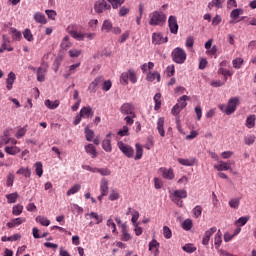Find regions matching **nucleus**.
Instances as JSON below:
<instances>
[{"instance_id":"f257e3e1","label":"nucleus","mask_w":256,"mask_h":256,"mask_svg":"<svg viewBox=\"0 0 256 256\" xmlns=\"http://www.w3.org/2000/svg\"><path fill=\"white\" fill-rule=\"evenodd\" d=\"M239 104H240L239 98H230L227 106H225V104L219 105V110L227 114V116H230L231 114H234V112H236L237 106H239Z\"/></svg>"},{"instance_id":"f03ea898","label":"nucleus","mask_w":256,"mask_h":256,"mask_svg":"<svg viewBox=\"0 0 256 256\" xmlns=\"http://www.w3.org/2000/svg\"><path fill=\"white\" fill-rule=\"evenodd\" d=\"M166 21L167 15L164 13V11H153L150 13V25H163V23H166Z\"/></svg>"},{"instance_id":"7ed1b4c3","label":"nucleus","mask_w":256,"mask_h":256,"mask_svg":"<svg viewBox=\"0 0 256 256\" xmlns=\"http://www.w3.org/2000/svg\"><path fill=\"white\" fill-rule=\"evenodd\" d=\"M171 57L175 63H185L187 59V53L182 47H175L172 50Z\"/></svg>"},{"instance_id":"20e7f679","label":"nucleus","mask_w":256,"mask_h":256,"mask_svg":"<svg viewBox=\"0 0 256 256\" xmlns=\"http://www.w3.org/2000/svg\"><path fill=\"white\" fill-rule=\"evenodd\" d=\"M129 80L131 81V83H137L138 76L135 70H128L127 72H123L121 74L120 83H122V85H128Z\"/></svg>"},{"instance_id":"39448f33","label":"nucleus","mask_w":256,"mask_h":256,"mask_svg":"<svg viewBox=\"0 0 256 256\" xmlns=\"http://www.w3.org/2000/svg\"><path fill=\"white\" fill-rule=\"evenodd\" d=\"M69 34L77 39L78 41H83L85 37L88 39H94L96 33H82V31H78L77 29H68Z\"/></svg>"},{"instance_id":"423d86ee","label":"nucleus","mask_w":256,"mask_h":256,"mask_svg":"<svg viewBox=\"0 0 256 256\" xmlns=\"http://www.w3.org/2000/svg\"><path fill=\"white\" fill-rule=\"evenodd\" d=\"M187 197H188L187 190H175L172 197V202L177 204V206H183V199Z\"/></svg>"},{"instance_id":"0eeeda50","label":"nucleus","mask_w":256,"mask_h":256,"mask_svg":"<svg viewBox=\"0 0 256 256\" xmlns=\"http://www.w3.org/2000/svg\"><path fill=\"white\" fill-rule=\"evenodd\" d=\"M118 148L127 158H134L135 150L129 144H124V142H118Z\"/></svg>"},{"instance_id":"6e6552de","label":"nucleus","mask_w":256,"mask_h":256,"mask_svg":"<svg viewBox=\"0 0 256 256\" xmlns=\"http://www.w3.org/2000/svg\"><path fill=\"white\" fill-rule=\"evenodd\" d=\"M94 9L97 13H103L107 9H111L110 3H107L105 0H98L94 4Z\"/></svg>"},{"instance_id":"1a4fd4ad","label":"nucleus","mask_w":256,"mask_h":256,"mask_svg":"<svg viewBox=\"0 0 256 256\" xmlns=\"http://www.w3.org/2000/svg\"><path fill=\"white\" fill-rule=\"evenodd\" d=\"M168 25L171 33H178L179 25L176 15H170L168 18Z\"/></svg>"},{"instance_id":"9d476101","label":"nucleus","mask_w":256,"mask_h":256,"mask_svg":"<svg viewBox=\"0 0 256 256\" xmlns=\"http://www.w3.org/2000/svg\"><path fill=\"white\" fill-rule=\"evenodd\" d=\"M159 173L165 180H173V178H175L173 168H159Z\"/></svg>"},{"instance_id":"9b49d317","label":"nucleus","mask_w":256,"mask_h":256,"mask_svg":"<svg viewBox=\"0 0 256 256\" xmlns=\"http://www.w3.org/2000/svg\"><path fill=\"white\" fill-rule=\"evenodd\" d=\"M168 37H164L163 33H152V43L160 45L161 43H167Z\"/></svg>"},{"instance_id":"f8f14e48","label":"nucleus","mask_w":256,"mask_h":256,"mask_svg":"<svg viewBox=\"0 0 256 256\" xmlns=\"http://www.w3.org/2000/svg\"><path fill=\"white\" fill-rule=\"evenodd\" d=\"M111 137H112V132H109L105 140H103L102 142V148L103 150H105V152H112Z\"/></svg>"},{"instance_id":"ddd939ff","label":"nucleus","mask_w":256,"mask_h":256,"mask_svg":"<svg viewBox=\"0 0 256 256\" xmlns=\"http://www.w3.org/2000/svg\"><path fill=\"white\" fill-rule=\"evenodd\" d=\"M16 79H17V76H16L15 72H9V74L7 76V80H6V87H7L8 91H11V89H13V85H14Z\"/></svg>"},{"instance_id":"4468645a","label":"nucleus","mask_w":256,"mask_h":256,"mask_svg":"<svg viewBox=\"0 0 256 256\" xmlns=\"http://www.w3.org/2000/svg\"><path fill=\"white\" fill-rule=\"evenodd\" d=\"M157 131L161 138H165L166 132H165V120L164 118H159L157 121Z\"/></svg>"},{"instance_id":"2eb2a0df","label":"nucleus","mask_w":256,"mask_h":256,"mask_svg":"<svg viewBox=\"0 0 256 256\" xmlns=\"http://www.w3.org/2000/svg\"><path fill=\"white\" fill-rule=\"evenodd\" d=\"M100 192H102V197L108 196L109 194V182L106 178H102L100 184Z\"/></svg>"},{"instance_id":"dca6fc26","label":"nucleus","mask_w":256,"mask_h":256,"mask_svg":"<svg viewBox=\"0 0 256 256\" xmlns=\"http://www.w3.org/2000/svg\"><path fill=\"white\" fill-rule=\"evenodd\" d=\"M10 39L9 37H6V35H3V43L0 47V53H3L7 49V51H13L14 47L12 45H9Z\"/></svg>"},{"instance_id":"f3484780","label":"nucleus","mask_w":256,"mask_h":256,"mask_svg":"<svg viewBox=\"0 0 256 256\" xmlns=\"http://www.w3.org/2000/svg\"><path fill=\"white\" fill-rule=\"evenodd\" d=\"M47 66L41 65L37 70V81H45L47 74Z\"/></svg>"},{"instance_id":"a211bd4d","label":"nucleus","mask_w":256,"mask_h":256,"mask_svg":"<svg viewBox=\"0 0 256 256\" xmlns=\"http://www.w3.org/2000/svg\"><path fill=\"white\" fill-rule=\"evenodd\" d=\"M159 247L160 244L157 240H151V242H149V250L153 252L154 256H159Z\"/></svg>"},{"instance_id":"6ab92c4d","label":"nucleus","mask_w":256,"mask_h":256,"mask_svg":"<svg viewBox=\"0 0 256 256\" xmlns=\"http://www.w3.org/2000/svg\"><path fill=\"white\" fill-rule=\"evenodd\" d=\"M81 116L82 118H93L94 110L90 106L81 108Z\"/></svg>"},{"instance_id":"aec40b11","label":"nucleus","mask_w":256,"mask_h":256,"mask_svg":"<svg viewBox=\"0 0 256 256\" xmlns=\"http://www.w3.org/2000/svg\"><path fill=\"white\" fill-rule=\"evenodd\" d=\"M46 108H48L49 110H57V108H59L61 102L60 100H55L54 102L51 100H45L44 102Z\"/></svg>"},{"instance_id":"412c9836","label":"nucleus","mask_w":256,"mask_h":256,"mask_svg":"<svg viewBox=\"0 0 256 256\" xmlns=\"http://www.w3.org/2000/svg\"><path fill=\"white\" fill-rule=\"evenodd\" d=\"M26 222V218H14L13 220H10V222H7L8 228H15L16 226H20Z\"/></svg>"},{"instance_id":"4be33fe9","label":"nucleus","mask_w":256,"mask_h":256,"mask_svg":"<svg viewBox=\"0 0 256 256\" xmlns=\"http://www.w3.org/2000/svg\"><path fill=\"white\" fill-rule=\"evenodd\" d=\"M214 168H216V170L218 171H227V170H231V162H223L221 161L219 164H217L216 166H214Z\"/></svg>"},{"instance_id":"5701e85b","label":"nucleus","mask_w":256,"mask_h":256,"mask_svg":"<svg viewBox=\"0 0 256 256\" xmlns=\"http://www.w3.org/2000/svg\"><path fill=\"white\" fill-rule=\"evenodd\" d=\"M85 151L87 154H90L92 158H97L98 152L93 144H88L85 146Z\"/></svg>"},{"instance_id":"b1692460","label":"nucleus","mask_w":256,"mask_h":256,"mask_svg":"<svg viewBox=\"0 0 256 256\" xmlns=\"http://www.w3.org/2000/svg\"><path fill=\"white\" fill-rule=\"evenodd\" d=\"M34 19L37 23H47V17H45V13H41L40 11L34 13Z\"/></svg>"},{"instance_id":"393cba45","label":"nucleus","mask_w":256,"mask_h":256,"mask_svg":"<svg viewBox=\"0 0 256 256\" xmlns=\"http://www.w3.org/2000/svg\"><path fill=\"white\" fill-rule=\"evenodd\" d=\"M102 81V76H100V78H95V80L89 85V91H91V93H95V91H97L99 83H102Z\"/></svg>"},{"instance_id":"a878e982","label":"nucleus","mask_w":256,"mask_h":256,"mask_svg":"<svg viewBox=\"0 0 256 256\" xmlns=\"http://www.w3.org/2000/svg\"><path fill=\"white\" fill-rule=\"evenodd\" d=\"M102 31H106L107 33L113 31V23L110 19H105L103 21Z\"/></svg>"},{"instance_id":"bb28decb","label":"nucleus","mask_w":256,"mask_h":256,"mask_svg":"<svg viewBox=\"0 0 256 256\" xmlns=\"http://www.w3.org/2000/svg\"><path fill=\"white\" fill-rule=\"evenodd\" d=\"M178 162L182 166H194L195 165V158H189V159L178 158Z\"/></svg>"},{"instance_id":"cd10ccee","label":"nucleus","mask_w":256,"mask_h":256,"mask_svg":"<svg viewBox=\"0 0 256 256\" xmlns=\"http://www.w3.org/2000/svg\"><path fill=\"white\" fill-rule=\"evenodd\" d=\"M19 198L18 192H13L12 194H6V199L8 204H15Z\"/></svg>"},{"instance_id":"c85d7f7f","label":"nucleus","mask_w":256,"mask_h":256,"mask_svg":"<svg viewBox=\"0 0 256 256\" xmlns=\"http://www.w3.org/2000/svg\"><path fill=\"white\" fill-rule=\"evenodd\" d=\"M5 152L7 154H10L11 156H16V154H19L21 152V150L17 146H7L5 148Z\"/></svg>"},{"instance_id":"c756f323","label":"nucleus","mask_w":256,"mask_h":256,"mask_svg":"<svg viewBox=\"0 0 256 256\" xmlns=\"http://www.w3.org/2000/svg\"><path fill=\"white\" fill-rule=\"evenodd\" d=\"M122 240L124 242L131 240V234H129L126 224H122Z\"/></svg>"},{"instance_id":"7c9ffc66","label":"nucleus","mask_w":256,"mask_h":256,"mask_svg":"<svg viewBox=\"0 0 256 256\" xmlns=\"http://www.w3.org/2000/svg\"><path fill=\"white\" fill-rule=\"evenodd\" d=\"M162 94H160V92H158V94H155L154 96V102H155V106H154V110H160L161 106H162V100H161Z\"/></svg>"},{"instance_id":"2f4dec72","label":"nucleus","mask_w":256,"mask_h":256,"mask_svg":"<svg viewBox=\"0 0 256 256\" xmlns=\"http://www.w3.org/2000/svg\"><path fill=\"white\" fill-rule=\"evenodd\" d=\"M146 79L147 81H155V79H157V81H161V74H159V72H149Z\"/></svg>"},{"instance_id":"473e14b6","label":"nucleus","mask_w":256,"mask_h":256,"mask_svg":"<svg viewBox=\"0 0 256 256\" xmlns=\"http://www.w3.org/2000/svg\"><path fill=\"white\" fill-rule=\"evenodd\" d=\"M143 154V146H141V144H136V156L134 157V160H141L143 158Z\"/></svg>"},{"instance_id":"72a5a7b5","label":"nucleus","mask_w":256,"mask_h":256,"mask_svg":"<svg viewBox=\"0 0 256 256\" xmlns=\"http://www.w3.org/2000/svg\"><path fill=\"white\" fill-rule=\"evenodd\" d=\"M36 222H38L42 226H49L51 224V220H49V218H46L45 216H36Z\"/></svg>"},{"instance_id":"f704fd0d","label":"nucleus","mask_w":256,"mask_h":256,"mask_svg":"<svg viewBox=\"0 0 256 256\" xmlns=\"http://www.w3.org/2000/svg\"><path fill=\"white\" fill-rule=\"evenodd\" d=\"M121 113L125 114L126 116H128L129 114H133V107L131 106V104H123L121 108Z\"/></svg>"},{"instance_id":"c9c22d12","label":"nucleus","mask_w":256,"mask_h":256,"mask_svg":"<svg viewBox=\"0 0 256 256\" xmlns=\"http://www.w3.org/2000/svg\"><path fill=\"white\" fill-rule=\"evenodd\" d=\"M256 124V116L252 115V116H248V118L246 119V127L247 128H254Z\"/></svg>"},{"instance_id":"e433bc0d","label":"nucleus","mask_w":256,"mask_h":256,"mask_svg":"<svg viewBox=\"0 0 256 256\" xmlns=\"http://www.w3.org/2000/svg\"><path fill=\"white\" fill-rule=\"evenodd\" d=\"M35 172L39 178L43 176V163L42 162H36L34 164Z\"/></svg>"},{"instance_id":"4c0bfd02","label":"nucleus","mask_w":256,"mask_h":256,"mask_svg":"<svg viewBox=\"0 0 256 256\" xmlns=\"http://www.w3.org/2000/svg\"><path fill=\"white\" fill-rule=\"evenodd\" d=\"M10 32L12 33L13 39H16L17 41H20L22 39V33L21 31H18L15 27H11Z\"/></svg>"},{"instance_id":"58836bf2","label":"nucleus","mask_w":256,"mask_h":256,"mask_svg":"<svg viewBox=\"0 0 256 256\" xmlns=\"http://www.w3.org/2000/svg\"><path fill=\"white\" fill-rule=\"evenodd\" d=\"M16 174H21L22 176H25V178H31V170L29 168H19Z\"/></svg>"},{"instance_id":"ea45409f","label":"nucleus","mask_w":256,"mask_h":256,"mask_svg":"<svg viewBox=\"0 0 256 256\" xmlns=\"http://www.w3.org/2000/svg\"><path fill=\"white\" fill-rule=\"evenodd\" d=\"M23 210H24V206H22L21 204H17L16 206H13L12 214L14 216H20L22 214Z\"/></svg>"},{"instance_id":"a19ab883","label":"nucleus","mask_w":256,"mask_h":256,"mask_svg":"<svg viewBox=\"0 0 256 256\" xmlns=\"http://www.w3.org/2000/svg\"><path fill=\"white\" fill-rule=\"evenodd\" d=\"M225 0H212L210 3H208L209 9H212V7H217L218 9L223 7V3Z\"/></svg>"},{"instance_id":"79ce46f5","label":"nucleus","mask_w":256,"mask_h":256,"mask_svg":"<svg viewBox=\"0 0 256 256\" xmlns=\"http://www.w3.org/2000/svg\"><path fill=\"white\" fill-rule=\"evenodd\" d=\"M222 242H223V238H222L221 231L219 230V232H217V234H215V238H214L215 247L220 248Z\"/></svg>"},{"instance_id":"37998d69","label":"nucleus","mask_w":256,"mask_h":256,"mask_svg":"<svg viewBox=\"0 0 256 256\" xmlns=\"http://www.w3.org/2000/svg\"><path fill=\"white\" fill-rule=\"evenodd\" d=\"M134 118H136V114L132 107V114H128V116H126L124 120L126 121V124H128V126H132L134 124Z\"/></svg>"},{"instance_id":"c03bdc74","label":"nucleus","mask_w":256,"mask_h":256,"mask_svg":"<svg viewBox=\"0 0 256 256\" xmlns=\"http://www.w3.org/2000/svg\"><path fill=\"white\" fill-rule=\"evenodd\" d=\"M232 63L235 69H240V67H242L244 63V59L243 57H236L235 59H233Z\"/></svg>"},{"instance_id":"a18cd8bd","label":"nucleus","mask_w":256,"mask_h":256,"mask_svg":"<svg viewBox=\"0 0 256 256\" xmlns=\"http://www.w3.org/2000/svg\"><path fill=\"white\" fill-rule=\"evenodd\" d=\"M81 190V184H75L67 191V196H72L73 194H77Z\"/></svg>"},{"instance_id":"49530a36","label":"nucleus","mask_w":256,"mask_h":256,"mask_svg":"<svg viewBox=\"0 0 256 256\" xmlns=\"http://www.w3.org/2000/svg\"><path fill=\"white\" fill-rule=\"evenodd\" d=\"M188 99H190L189 96H182L181 98H179L178 102H179V106H180V112H181V110H184V108L187 107Z\"/></svg>"},{"instance_id":"de8ad7c7","label":"nucleus","mask_w":256,"mask_h":256,"mask_svg":"<svg viewBox=\"0 0 256 256\" xmlns=\"http://www.w3.org/2000/svg\"><path fill=\"white\" fill-rule=\"evenodd\" d=\"M81 63H73L72 65H70L69 67V71L68 74L65 75V77H70V75H72V73H76L78 67H80Z\"/></svg>"},{"instance_id":"09e8293b","label":"nucleus","mask_w":256,"mask_h":256,"mask_svg":"<svg viewBox=\"0 0 256 256\" xmlns=\"http://www.w3.org/2000/svg\"><path fill=\"white\" fill-rule=\"evenodd\" d=\"M256 140V136L253 134H249L248 136H245L244 142L247 146H252Z\"/></svg>"},{"instance_id":"8fccbe9b","label":"nucleus","mask_w":256,"mask_h":256,"mask_svg":"<svg viewBox=\"0 0 256 256\" xmlns=\"http://www.w3.org/2000/svg\"><path fill=\"white\" fill-rule=\"evenodd\" d=\"M62 49H68L71 47V41H69V35H65L61 41Z\"/></svg>"},{"instance_id":"3c124183","label":"nucleus","mask_w":256,"mask_h":256,"mask_svg":"<svg viewBox=\"0 0 256 256\" xmlns=\"http://www.w3.org/2000/svg\"><path fill=\"white\" fill-rule=\"evenodd\" d=\"M242 13H244L243 9L241 8H236V9H233L230 13V17L232 19H237L239 17V15H242Z\"/></svg>"},{"instance_id":"603ef678","label":"nucleus","mask_w":256,"mask_h":256,"mask_svg":"<svg viewBox=\"0 0 256 256\" xmlns=\"http://www.w3.org/2000/svg\"><path fill=\"white\" fill-rule=\"evenodd\" d=\"M183 250L184 252H187L188 254H192L193 252H195L197 250L196 246H194V244H185L183 246Z\"/></svg>"},{"instance_id":"864d4df0","label":"nucleus","mask_w":256,"mask_h":256,"mask_svg":"<svg viewBox=\"0 0 256 256\" xmlns=\"http://www.w3.org/2000/svg\"><path fill=\"white\" fill-rule=\"evenodd\" d=\"M85 135H86V140L88 142H92V140L94 139V131L93 130H90V128H85Z\"/></svg>"},{"instance_id":"5fc2aeb1","label":"nucleus","mask_w":256,"mask_h":256,"mask_svg":"<svg viewBox=\"0 0 256 256\" xmlns=\"http://www.w3.org/2000/svg\"><path fill=\"white\" fill-rule=\"evenodd\" d=\"M230 208L238 209L240 206V198H232L229 201Z\"/></svg>"},{"instance_id":"6e6d98bb","label":"nucleus","mask_w":256,"mask_h":256,"mask_svg":"<svg viewBox=\"0 0 256 256\" xmlns=\"http://www.w3.org/2000/svg\"><path fill=\"white\" fill-rule=\"evenodd\" d=\"M182 228L184 230H191V228H193V220L191 219L184 220V222L182 223Z\"/></svg>"},{"instance_id":"4d7b16f0","label":"nucleus","mask_w":256,"mask_h":256,"mask_svg":"<svg viewBox=\"0 0 256 256\" xmlns=\"http://www.w3.org/2000/svg\"><path fill=\"white\" fill-rule=\"evenodd\" d=\"M163 235L165 238L170 239L172 238V230L169 228V226H163Z\"/></svg>"},{"instance_id":"13d9d810","label":"nucleus","mask_w":256,"mask_h":256,"mask_svg":"<svg viewBox=\"0 0 256 256\" xmlns=\"http://www.w3.org/2000/svg\"><path fill=\"white\" fill-rule=\"evenodd\" d=\"M89 216L90 218H94V220H96V224H101V222H103L102 216H99L97 212H90Z\"/></svg>"},{"instance_id":"bf43d9fd","label":"nucleus","mask_w":256,"mask_h":256,"mask_svg":"<svg viewBox=\"0 0 256 256\" xmlns=\"http://www.w3.org/2000/svg\"><path fill=\"white\" fill-rule=\"evenodd\" d=\"M139 216L140 214L137 210L132 212V224L135 226V228L137 227Z\"/></svg>"},{"instance_id":"052dcab7","label":"nucleus","mask_w":256,"mask_h":256,"mask_svg":"<svg viewBox=\"0 0 256 256\" xmlns=\"http://www.w3.org/2000/svg\"><path fill=\"white\" fill-rule=\"evenodd\" d=\"M218 73H221V75H224V80L227 81V77L229 75V77H231L232 72H230V70H226V68H219Z\"/></svg>"},{"instance_id":"680f3d73","label":"nucleus","mask_w":256,"mask_h":256,"mask_svg":"<svg viewBox=\"0 0 256 256\" xmlns=\"http://www.w3.org/2000/svg\"><path fill=\"white\" fill-rule=\"evenodd\" d=\"M23 35H24L25 39H27V41H33V39H34L31 29H25L23 31Z\"/></svg>"},{"instance_id":"e2e57ef3","label":"nucleus","mask_w":256,"mask_h":256,"mask_svg":"<svg viewBox=\"0 0 256 256\" xmlns=\"http://www.w3.org/2000/svg\"><path fill=\"white\" fill-rule=\"evenodd\" d=\"M113 9H118V7H120L123 3H125L126 0H108Z\"/></svg>"},{"instance_id":"0e129e2a","label":"nucleus","mask_w":256,"mask_h":256,"mask_svg":"<svg viewBox=\"0 0 256 256\" xmlns=\"http://www.w3.org/2000/svg\"><path fill=\"white\" fill-rule=\"evenodd\" d=\"M249 220H250V216H241V218H239L236 221V224H240V226H245V224H247Z\"/></svg>"},{"instance_id":"69168bd1","label":"nucleus","mask_w":256,"mask_h":256,"mask_svg":"<svg viewBox=\"0 0 256 256\" xmlns=\"http://www.w3.org/2000/svg\"><path fill=\"white\" fill-rule=\"evenodd\" d=\"M96 172H99L102 176H110L111 170L108 168H97Z\"/></svg>"},{"instance_id":"338daca9","label":"nucleus","mask_w":256,"mask_h":256,"mask_svg":"<svg viewBox=\"0 0 256 256\" xmlns=\"http://www.w3.org/2000/svg\"><path fill=\"white\" fill-rule=\"evenodd\" d=\"M82 49H70L69 50V55L70 57H79L81 55Z\"/></svg>"},{"instance_id":"774afa93","label":"nucleus","mask_w":256,"mask_h":256,"mask_svg":"<svg viewBox=\"0 0 256 256\" xmlns=\"http://www.w3.org/2000/svg\"><path fill=\"white\" fill-rule=\"evenodd\" d=\"M129 11H130L129 7H126L125 5H123L122 7H120V10H119L120 17H124L129 13Z\"/></svg>"}]
</instances>
